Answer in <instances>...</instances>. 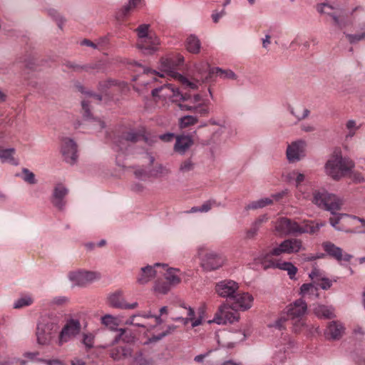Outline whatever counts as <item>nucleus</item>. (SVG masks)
<instances>
[{
	"label": "nucleus",
	"instance_id": "obj_43",
	"mask_svg": "<svg viewBox=\"0 0 365 365\" xmlns=\"http://www.w3.org/2000/svg\"><path fill=\"white\" fill-rule=\"evenodd\" d=\"M135 365H152L153 361L150 358H146L141 351L136 353L133 358Z\"/></svg>",
	"mask_w": 365,
	"mask_h": 365
},
{
	"label": "nucleus",
	"instance_id": "obj_13",
	"mask_svg": "<svg viewBox=\"0 0 365 365\" xmlns=\"http://www.w3.org/2000/svg\"><path fill=\"white\" fill-rule=\"evenodd\" d=\"M298 223L287 217H279L274 223V230L281 236L297 235Z\"/></svg>",
	"mask_w": 365,
	"mask_h": 365
},
{
	"label": "nucleus",
	"instance_id": "obj_21",
	"mask_svg": "<svg viewBox=\"0 0 365 365\" xmlns=\"http://www.w3.org/2000/svg\"><path fill=\"white\" fill-rule=\"evenodd\" d=\"M345 328L339 321H332L328 324L325 335L330 339L339 340L344 335Z\"/></svg>",
	"mask_w": 365,
	"mask_h": 365
},
{
	"label": "nucleus",
	"instance_id": "obj_47",
	"mask_svg": "<svg viewBox=\"0 0 365 365\" xmlns=\"http://www.w3.org/2000/svg\"><path fill=\"white\" fill-rule=\"evenodd\" d=\"M22 173L24 174L23 180L25 182H26L31 185H34V184L36 183V180L35 175L34 173H32L27 168H23Z\"/></svg>",
	"mask_w": 365,
	"mask_h": 365
},
{
	"label": "nucleus",
	"instance_id": "obj_56",
	"mask_svg": "<svg viewBox=\"0 0 365 365\" xmlns=\"http://www.w3.org/2000/svg\"><path fill=\"white\" fill-rule=\"evenodd\" d=\"M316 284L320 287L322 289L326 290L331 287L332 282L328 278L324 277Z\"/></svg>",
	"mask_w": 365,
	"mask_h": 365
},
{
	"label": "nucleus",
	"instance_id": "obj_8",
	"mask_svg": "<svg viewBox=\"0 0 365 365\" xmlns=\"http://www.w3.org/2000/svg\"><path fill=\"white\" fill-rule=\"evenodd\" d=\"M140 140L145 142L148 140V138L144 135V132L132 130L123 133L121 136L118 137L115 140V144L118 150L126 151L128 146Z\"/></svg>",
	"mask_w": 365,
	"mask_h": 365
},
{
	"label": "nucleus",
	"instance_id": "obj_52",
	"mask_svg": "<svg viewBox=\"0 0 365 365\" xmlns=\"http://www.w3.org/2000/svg\"><path fill=\"white\" fill-rule=\"evenodd\" d=\"M194 113L200 114L201 116H205L209 113V108L206 103L198 104L194 106Z\"/></svg>",
	"mask_w": 365,
	"mask_h": 365
},
{
	"label": "nucleus",
	"instance_id": "obj_17",
	"mask_svg": "<svg viewBox=\"0 0 365 365\" xmlns=\"http://www.w3.org/2000/svg\"><path fill=\"white\" fill-rule=\"evenodd\" d=\"M68 189L62 183H57L53 190L51 202L59 210H63L66 205V197Z\"/></svg>",
	"mask_w": 365,
	"mask_h": 365
},
{
	"label": "nucleus",
	"instance_id": "obj_28",
	"mask_svg": "<svg viewBox=\"0 0 365 365\" xmlns=\"http://www.w3.org/2000/svg\"><path fill=\"white\" fill-rule=\"evenodd\" d=\"M132 349L128 346H119L110 350V356L115 361L131 356Z\"/></svg>",
	"mask_w": 365,
	"mask_h": 365
},
{
	"label": "nucleus",
	"instance_id": "obj_49",
	"mask_svg": "<svg viewBox=\"0 0 365 365\" xmlns=\"http://www.w3.org/2000/svg\"><path fill=\"white\" fill-rule=\"evenodd\" d=\"M220 204H217L215 200L210 199L205 201L202 206L200 207V212H209L212 207L219 206Z\"/></svg>",
	"mask_w": 365,
	"mask_h": 365
},
{
	"label": "nucleus",
	"instance_id": "obj_7",
	"mask_svg": "<svg viewBox=\"0 0 365 365\" xmlns=\"http://www.w3.org/2000/svg\"><path fill=\"white\" fill-rule=\"evenodd\" d=\"M183 61L184 58L182 56H178L177 61L172 58H167L162 61V66L170 76L178 80L182 84L195 89L197 88V85L195 83L190 81L185 76L175 71L176 67L181 65Z\"/></svg>",
	"mask_w": 365,
	"mask_h": 365
},
{
	"label": "nucleus",
	"instance_id": "obj_39",
	"mask_svg": "<svg viewBox=\"0 0 365 365\" xmlns=\"http://www.w3.org/2000/svg\"><path fill=\"white\" fill-rule=\"evenodd\" d=\"M318 11L323 14H327L332 17L334 24L336 26H341L338 16L334 14L331 13L332 7L327 4H322L318 7Z\"/></svg>",
	"mask_w": 365,
	"mask_h": 365
},
{
	"label": "nucleus",
	"instance_id": "obj_23",
	"mask_svg": "<svg viewBox=\"0 0 365 365\" xmlns=\"http://www.w3.org/2000/svg\"><path fill=\"white\" fill-rule=\"evenodd\" d=\"M165 264H161L160 263H156L153 267L148 265L146 267L141 268V272L139 274V277L137 279V281L140 284H145L150 281L157 274L156 267H165Z\"/></svg>",
	"mask_w": 365,
	"mask_h": 365
},
{
	"label": "nucleus",
	"instance_id": "obj_44",
	"mask_svg": "<svg viewBox=\"0 0 365 365\" xmlns=\"http://www.w3.org/2000/svg\"><path fill=\"white\" fill-rule=\"evenodd\" d=\"M197 117L193 115H185L180 118V128H187L190 125H195L197 122Z\"/></svg>",
	"mask_w": 365,
	"mask_h": 365
},
{
	"label": "nucleus",
	"instance_id": "obj_33",
	"mask_svg": "<svg viewBox=\"0 0 365 365\" xmlns=\"http://www.w3.org/2000/svg\"><path fill=\"white\" fill-rule=\"evenodd\" d=\"M324 225V222L317 223L316 225H314L313 222H310L305 224L304 226H300L298 224L297 235L303 233L314 234Z\"/></svg>",
	"mask_w": 365,
	"mask_h": 365
},
{
	"label": "nucleus",
	"instance_id": "obj_62",
	"mask_svg": "<svg viewBox=\"0 0 365 365\" xmlns=\"http://www.w3.org/2000/svg\"><path fill=\"white\" fill-rule=\"evenodd\" d=\"M291 175H294L296 176L295 182L297 187H298L299 184L302 182L305 179V175L302 173H298L297 170L292 171Z\"/></svg>",
	"mask_w": 365,
	"mask_h": 365
},
{
	"label": "nucleus",
	"instance_id": "obj_36",
	"mask_svg": "<svg viewBox=\"0 0 365 365\" xmlns=\"http://www.w3.org/2000/svg\"><path fill=\"white\" fill-rule=\"evenodd\" d=\"M273 202V200L269 197L262 198L256 201H253L248 204L245 209L248 210H257L259 208H263L267 205H271Z\"/></svg>",
	"mask_w": 365,
	"mask_h": 365
},
{
	"label": "nucleus",
	"instance_id": "obj_11",
	"mask_svg": "<svg viewBox=\"0 0 365 365\" xmlns=\"http://www.w3.org/2000/svg\"><path fill=\"white\" fill-rule=\"evenodd\" d=\"M99 278L100 274L95 272L77 270L68 273L69 280L78 287H85Z\"/></svg>",
	"mask_w": 365,
	"mask_h": 365
},
{
	"label": "nucleus",
	"instance_id": "obj_27",
	"mask_svg": "<svg viewBox=\"0 0 365 365\" xmlns=\"http://www.w3.org/2000/svg\"><path fill=\"white\" fill-rule=\"evenodd\" d=\"M118 334L115 336L113 340L112 341L110 345H115L118 344L120 341H122L126 344H131L135 341V336L133 334V332L127 329H118Z\"/></svg>",
	"mask_w": 365,
	"mask_h": 365
},
{
	"label": "nucleus",
	"instance_id": "obj_50",
	"mask_svg": "<svg viewBox=\"0 0 365 365\" xmlns=\"http://www.w3.org/2000/svg\"><path fill=\"white\" fill-rule=\"evenodd\" d=\"M309 277L314 282V283L317 284L324 276L320 269H317V267H314L312 272L309 274Z\"/></svg>",
	"mask_w": 365,
	"mask_h": 365
},
{
	"label": "nucleus",
	"instance_id": "obj_64",
	"mask_svg": "<svg viewBox=\"0 0 365 365\" xmlns=\"http://www.w3.org/2000/svg\"><path fill=\"white\" fill-rule=\"evenodd\" d=\"M211 352L212 350H210L205 354L197 355L195 356L194 361L197 363H202L205 359H206L211 354Z\"/></svg>",
	"mask_w": 365,
	"mask_h": 365
},
{
	"label": "nucleus",
	"instance_id": "obj_26",
	"mask_svg": "<svg viewBox=\"0 0 365 365\" xmlns=\"http://www.w3.org/2000/svg\"><path fill=\"white\" fill-rule=\"evenodd\" d=\"M269 220L267 215H262L258 217L251 225L250 229L246 232V237L248 239H253L257 235L258 231L264 223H266Z\"/></svg>",
	"mask_w": 365,
	"mask_h": 365
},
{
	"label": "nucleus",
	"instance_id": "obj_58",
	"mask_svg": "<svg viewBox=\"0 0 365 365\" xmlns=\"http://www.w3.org/2000/svg\"><path fill=\"white\" fill-rule=\"evenodd\" d=\"M93 341H94V336L92 334H84L83 343L84 345L88 348L91 349L93 346Z\"/></svg>",
	"mask_w": 365,
	"mask_h": 365
},
{
	"label": "nucleus",
	"instance_id": "obj_30",
	"mask_svg": "<svg viewBox=\"0 0 365 365\" xmlns=\"http://www.w3.org/2000/svg\"><path fill=\"white\" fill-rule=\"evenodd\" d=\"M14 153V148L1 149L0 147V159L2 163H9L13 165H17L19 161L14 158L13 155Z\"/></svg>",
	"mask_w": 365,
	"mask_h": 365
},
{
	"label": "nucleus",
	"instance_id": "obj_38",
	"mask_svg": "<svg viewBox=\"0 0 365 365\" xmlns=\"http://www.w3.org/2000/svg\"><path fill=\"white\" fill-rule=\"evenodd\" d=\"M195 168V163L191 158H187L181 162L179 166V171L182 174L190 173Z\"/></svg>",
	"mask_w": 365,
	"mask_h": 365
},
{
	"label": "nucleus",
	"instance_id": "obj_59",
	"mask_svg": "<svg viewBox=\"0 0 365 365\" xmlns=\"http://www.w3.org/2000/svg\"><path fill=\"white\" fill-rule=\"evenodd\" d=\"M140 317V314H133L128 319H127L125 322L126 325H134L138 327H145V326L141 323H136L135 319Z\"/></svg>",
	"mask_w": 365,
	"mask_h": 365
},
{
	"label": "nucleus",
	"instance_id": "obj_41",
	"mask_svg": "<svg viewBox=\"0 0 365 365\" xmlns=\"http://www.w3.org/2000/svg\"><path fill=\"white\" fill-rule=\"evenodd\" d=\"M170 288L171 285L166 281L165 278L157 280L154 287L155 292L163 294L168 293Z\"/></svg>",
	"mask_w": 365,
	"mask_h": 365
},
{
	"label": "nucleus",
	"instance_id": "obj_42",
	"mask_svg": "<svg viewBox=\"0 0 365 365\" xmlns=\"http://www.w3.org/2000/svg\"><path fill=\"white\" fill-rule=\"evenodd\" d=\"M47 13L57 24L59 29H63V25L65 22L64 18L55 9L50 8L47 9Z\"/></svg>",
	"mask_w": 365,
	"mask_h": 365
},
{
	"label": "nucleus",
	"instance_id": "obj_20",
	"mask_svg": "<svg viewBox=\"0 0 365 365\" xmlns=\"http://www.w3.org/2000/svg\"><path fill=\"white\" fill-rule=\"evenodd\" d=\"M323 247L329 255L336 259L337 261L344 259L346 262H349L352 258V256L349 254L345 253L343 255L342 250L330 242H324Z\"/></svg>",
	"mask_w": 365,
	"mask_h": 365
},
{
	"label": "nucleus",
	"instance_id": "obj_4",
	"mask_svg": "<svg viewBox=\"0 0 365 365\" xmlns=\"http://www.w3.org/2000/svg\"><path fill=\"white\" fill-rule=\"evenodd\" d=\"M197 254L201 260V266L206 271L218 269L226 262L225 257L222 254L208 250L205 247H199Z\"/></svg>",
	"mask_w": 365,
	"mask_h": 365
},
{
	"label": "nucleus",
	"instance_id": "obj_18",
	"mask_svg": "<svg viewBox=\"0 0 365 365\" xmlns=\"http://www.w3.org/2000/svg\"><path fill=\"white\" fill-rule=\"evenodd\" d=\"M61 153L64 160L73 165L77 160V145L76 143L70 138H63L61 145Z\"/></svg>",
	"mask_w": 365,
	"mask_h": 365
},
{
	"label": "nucleus",
	"instance_id": "obj_57",
	"mask_svg": "<svg viewBox=\"0 0 365 365\" xmlns=\"http://www.w3.org/2000/svg\"><path fill=\"white\" fill-rule=\"evenodd\" d=\"M170 173V170L168 168L163 166L162 165H159L156 167L155 176H164L168 175Z\"/></svg>",
	"mask_w": 365,
	"mask_h": 365
},
{
	"label": "nucleus",
	"instance_id": "obj_3",
	"mask_svg": "<svg viewBox=\"0 0 365 365\" xmlns=\"http://www.w3.org/2000/svg\"><path fill=\"white\" fill-rule=\"evenodd\" d=\"M312 202L319 208L329 211L332 215H335V212L340 210L342 205V201L339 197L325 190H314Z\"/></svg>",
	"mask_w": 365,
	"mask_h": 365
},
{
	"label": "nucleus",
	"instance_id": "obj_32",
	"mask_svg": "<svg viewBox=\"0 0 365 365\" xmlns=\"http://www.w3.org/2000/svg\"><path fill=\"white\" fill-rule=\"evenodd\" d=\"M217 75L220 76L222 78H228V79H235L236 75L231 70H222L220 68H212V70H210L208 74H207L206 78H212L213 75Z\"/></svg>",
	"mask_w": 365,
	"mask_h": 365
},
{
	"label": "nucleus",
	"instance_id": "obj_6",
	"mask_svg": "<svg viewBox=\"0 0 365 365\" xmlns=\"http://www.w3.org/2000/svg\"><path fill=\"white\" fill-rule=\"evenodd\" d=\"M302 249V242L301 240L296 238L287 239L282 242L277 247L272 248L269 253L262 255L261 258L268 259L272 256L297 253Z\"/></svg>",
	"mask_w": 365,
	"mask_h": 365
},
{
	"label": "nucleus",
	"instance_id": "obj_63",
	"mask_svg": "<svg viewBox=\"0 0 365 365\" xmlns=\"http://www.w3.org/2000/svg\"><path fill=\"white\" fill-rule=\"evenodd\" d=\"M135 175L136 178L141 179V180H145L149 177L148 173L143 169H138L135 171Z\"/></svg>",
	"mask_w": 365,
	"mask_h": 365
},
{
	"label": "nucleus",
	"instance_id": "obj_53",
	"mask_svg": "<svg viewBox=\"0 0 365 365\" xmlns=\"http://www.w3.org/2000/svg\"><path fill=\"white\" fill-rule=\"evenodd\" d=\"M346 36L351 43H354L365 39V31L357 34H346Z\"/></svg>",
	"mask_w": 365,
	"mask_h": 365
},
{
	"label": "nucleus",
	"instance_id": "obj_55",
	"mask_svg": "<svg viewBox=\"0 0 365 365\" xmlns=\"http://www.w3.org/2000/svg\"><path fill=\"white\" fill-rule=\"evenodd\" d=\"M317 290V288L314 287L313 284H303L300 287L301 294L304 296L308 294L309 292L314 293Z\"/></svg>",
	"mask_w": 365,
	"mask_h": 365
},
{
	"label": "nucleus",
	"instance_id": "obj_19",
	"mask_svg": "<svg viewBox=\"0 0 365 365\" xmlns=\"http://www.w3.org/2000/svg\"><path fill=\"white\" fill-rule=\"evenodd\" d=\"M108 304L112 307L123 309H134L138 306L137 302L126 303L120 292L110 294L108 297Z\"/></svg>",
	"mask_w": 365,
	"mask_h": 365
},
{
	"label": "nucleus",
	"instance_id": "obj_14",
	"mask_svg": "<svg viewBox=\"0 0 365 365\" xmlns=\"http://www.w3.org/2000/svg\"><path fill=\"white\" fill-rule=\"evenodd\" d=\"M238 289V284L230 279L222 280L217 283L215 286V291L220 297L227 298L230 300L235 297Z\"/></svg>",
	"mask_w": 365,
	"mask_h": 365
},
{
	"label": "nucleus",
	"instance_id": "obj_9",
	"mask_svg": "<svg viewBox=\"0 0 365 365\" xmlns=\"http://www.w3.org/2000/svg\"><path fill=\"white\" fill-rule=\"evenodd\" d=\"M307 310V303L302 299H297L287 307V316L292 319H296L298 323L294 325L295 331L300 330L299 326H303V323L301 322V319L302 317L306 314Z\"/></svg>",
	"mask_w": 365,
	"mask_h": 365
},
{
	"label": "nucleus",
	"instance_id": "obj_16",
	"mask_svg": "<svg viewBox=\"0 0 365 365\" xmlns=\"http://www.w3.org/2000/svg\"><path fill=\"white\" fill-rule=\"evenodd\" d=\"M262 266L264 269H267L269 268H279L282 270H285L287 272V274L290 279H294L297 272V268L291 262H274L270 259V258L264 259L260 258L259 259Z\"/></svg>",
	"mask_w": 365,
	"mask_h": 365
},
{
	"label": "nucleus",
	"instance_id": "obj_34",
	"mask_svg": "<svg viewBox=\"0 0 365 365\" xmlns=\"http://www.w3.org/2000/svg\"><path fill=\"white\" fill-rule=\"evenodd\" d=\"M212 68H210V65L207 62H200L198 64L195 65V70L197 73L200 75V80L202 82L205 81H208L212 78H206L207 74H208L210 70Z\"/></svg>",
	"mask_w": 365,
	"mask_h": 365
},
{
	"label": "nucleus",
	"instance_id": "obj_29",
	"mask_svg": "<svg viewBox=\"0 0 365 365\" xmlns=\"http://www.w3.org/2000/svg\"><path fill=\"white\" fill-rule=\"evenodd\" d=\"M314 313L319 318L330 319L336 317L331 306L319 305L314 309Z\"/></svg>",
	"mask_w": 365,
	"mask_h": 365
},
{
	"label": "nucleus",
	"instance_id": "obj_46",
	"mask_svg": "<svg viewBox=\"0 0 365 365\" xmlns=\"http://www.w3.org/2000/svg\"><path fill=\"white\" fill-rule=\"evenodd\" d=\"M302 113H300L299 112V109H296L294 110V108H290V113L292 115H293L297 119L298 121L299 120H302L303 119H305L306 118H307L310 113V111L309 110H308L307 108H302Z\"/></svg>",
	"mask_w": 365,
	"mask_h": 365
},
{
	"label": "nucleus",
	"instance_id": "obj_35",
	"mask_svg": "<svg viewBox=\"0 0 365 365\" xmlns=\"http://www.w3.org/2000/svg\"><path fill=\"white\" fill-rule=\"evenodd\" d=\"M186 48L189 52L197 53L200 48V40L195 36L190 35L187 38Z\"/></svg>",
	"mask_w": 365,
	"mask_h": 365
},
{
	"label": "nucleus",
	"instance_id": "obj_40",
	"mask_svg": "<svg viewBox=\"0 0 365 365\" xmlns=\"http://www.w3.org/2000/svg\"><path fill=\"white\" fill-rule=\"evenodd\" d=\"M178 269H168L165 274V279L172 286L180 282V278L175 274Z\"/></svg>",
	"mask_w": 365,
	"mask_h": 365
},
{
	"label": "nucleus",
	"instance_id": "obj_54",
	"mask_svg": "<svg viewBox=\"0 0 365 365\" xmlns=\"http://www.w3.org/2000/svg\"><path fill=\"white\" fill-rule=\"evenodd\" d=\"M66 66L73 69L74 71L80 72L81 71H88L90 68L88 66H81L73 62H67Z\"/></svg>",
	"mask_w": 365,
	"mask_h": 365
},
{
	"label": "nucleus",
	"instance_id": "obj_24",
	"mask_svg": "<svg viewBox=\"0 0 365 365\" xmlns=\"http://www.w3.org/2000/svg\"><path fill=\"white\" fill-rule=\"evenodd\" d=\"M193 144V140L190 136L179 135L176 137L174 150L182 155L185 154Z\"/></svg>",
	"mask_w": 365,
	"mask_h": 365
},
{
	"label": "nucleus",
	"instance_id": "obj_10",
	"mask_svg": "<svg viewBox=\"0 0 365 365\" xmlns=\"http://www.w3.org/2000/svg\"><path fill=\"white\" fill-rule=\"evenodd\" d=\"M239 318L240 316L237 311L232 310L230 307L224 304L219 307L213 319L209 321V323L215 322L217 324H232L238 321Z\"/></svg>",
	"mask_w": 365,
	"mask_h": 365
},
{
	"label": "nucleus",
	"instance_id": "obj_25",
	"mask_svg": "<svg viewBox=\"0 0 365 365\" xmlns=\"http://www.w3.org/2000/svg\"><path fill=\"white\" fill-rule=\"evenodd\" d=\"M166 91H168L170 93H173L172 96H173V97L180 96L181 98H182L183 100L185 99V97H183V96L182 94H180V93L178 88H175L170 84L164 85L163 86L154 88L152 91L151 94H152L153 97H154V98L158 97V96L162 97L163 98H166L167 97H170L171 96L167 92H165V93H163L161 96L159 95L160 92Z\"/></svg>",
	"mask_w": 365,
	"mask_h": 365
},
{
	"label": "nucleus",
	"instance_id": "obj_48",
	"mask_svg": "<svg viewBox=\"0 0 365 365\" xmlns=\"http://www.w3.org/2000/svg\"><path fill=\"white\" fill-rule=\"evenodd\" d=\"M346 127L349 130V133L346 135L347 138H352L355 135L356 131L359 129L354 120H349L346 123Z\"/></svg>",
	"mask_w": 365,
	"mask_h": 365
},
{
	"label": "nucleus",
	"instance_id": "obj_31",
	"mask_svg": "<svg viewBox=\"0 0 365 365\" xmlns=\"http://www.w3.org/2000/svg\"><path fill=\"white\" fill-rule=\"evenodd\" d=\"M140 0H129L128 3L125 5L116 14L118 21H123L124 19L128 15L130 11L135 9Z\"/></svg>",
	"mask_w": 365,
	"mask_h": 365
},
{
	"label": "nucleus",
	"instance_id": "obj_15",
	"mask_svg": "<svg viewBox=\"0 0 365 365\" xmlns=\"http://www.w3.org/2000/svg\"><path fill=\"white\" fill-rule=\"evenodd\" d=\"M81 329V324L78 320L71 319L67 322L59 334L58 344L62 345L78 334Z\"/></svg>",
	"mask_w": 365,
	"mask_h": 365
},
{
	"label": "nucleus",
	"instance_id": "obj_5",
	"mask_svg": "<svg viewBox=\"0 0 365 365\" xmlns=\"http://www.w3.org/2000/svg\"><path fill=\"white\" fill-rule=\"evenodd\" d=\"M58 329V321L55 318L44 317L38 324L36 329L37 342L41 345L50 343Z\"/></svg>",
	"mask_w": 365,
	"mask_h": 365
},
{
	"label": "nucleus",
	"instance_id": "obj_2",
	"mask_svg": "<svg viewBox=\"0 0 365 365\" xmlns=\"http://www.w3.org/2000/svg\"><path fill=\"white\" fill-rule=\"evenodd\" d=\"M149 24H141L135 31L138 35L136 46L144 55H151L158 50L160 41L158 36L149 31Z\"/></svg>",
	"mask_w": 365,
	"mask_h": 365
},
{
	"label": "nucleus",
	"instance_id": "obj_51",
	"mask_svg": "<svg viewBox=\"0 0 365 365\" xmlns=\"http://www.w3.org/2000/svg\"><path fill=\"white\" fill-rule=\"evenodd\" d=\"M115 85V81L114 80L108 79L106 81H103L99 82L98 83V90L102 93H106L107 90L113 86Z\"/></svg>",
	"mask_w": 365,
	"mask_h": 365
},
{
	"label": "nucleus",
	"instance_id": "obj_12",
	"mask_svg": "<svg viewBox=\"0 0 365 365\" xmlns=\"http://www.w3.org/2000/svg\"><path fill=\"white\" fill-rule=\"evenodd\" d=\"M307 143L304 140H298L288 145L286 150L287 160L291 163H297L306 155Z\"/></svg>",
	"mask_w": 365,
	"mask_h": 365
},
{
	"label": "nucleus",
	"instance_id": "obj_22",
	"mask_svg": "<svg viewBox=\"0 0 365 365\" xmlns=\"http://www.w3.org/2000/svg\"><path fill=\"white\" fill-rule=\"evenodd\" d=\"M234 308H240L242 310H247L252 307L253 297L249 293H240L238 291L232 299Z\"/></svg>",
	"mask_w": 365,
	"mask_h": 365
},
{
	"label": "nucleus",
	"instance_id": "obj_60",
	"mask_svg": "<svg viewBox=\"0 0 365 365\" xmlns=\"http://www.w3.org/2000/svg\"><path fill=\"white\" fill-rule=\"evenodd\" d=\"M287 321L285 317H280L277 320H276L272 324H270V327H274L279 330H281L284 328V324Z\"/></svg>",
	"mask_w": 365,
	"mask_h": 365
},
{
	"label": "nucleus",
	"instance_id": "obj_61",
	"mask_svg": "<svg viewBox=\"0 0 365 365\" xmlns=\"http://www.w3.org/2000/svg\"><path fill=\"white\" fill-rule=\"evenodd\" d=\"M194 314H195V312H194V310L191 308H189L188 309V312H187V316L188 317L187 318H182V317H177L175 319H173L175 321H179V320H182L184 322V324H187L188 322V321H192L193 319V317H194Z\"/></svg>",
	"mask_w": 365,
	"mask_h": 365
},
{
	"label": "nucleus",
	"instance_id": "obj_1",
	"mask_svg": "<svg viewBox=\"0 0 365 365\" xmlns=\"http://www.w3.org/2000/svg\"><path fill=\"white\" fill-rule=\"evenodd\" d=\"M354 167V163L348 158H344L340 150H334L325 164V172L334 180H339Z\"/></svg>",
	"mask_w": 365,
	"mask_h": 365
},
{
	"label": "nucleus",
	"instance_id": "obj_37",
	"mask_svg": "<svg viewBox=\"0 0 365 365\" xmlns=\"http://www.w3.org/2000/svg\"><path fill=\"white\" fill-rule=\"evenodd\" d=\"M101 323L111 331H118V324L116 318L110 314H106L101 317Z\"/></svg>",
	"mask_w": 365,
	"mask_h": 365
},
{
	"label": "nucleus",
	"instance_id": "obj_45",
	"mask_svg": "<svg viewBox=\"0 0 365 365\" xmlns=\"http://www.w3.org/2000/svg\"><path fill=\"white\" fill-rule=\"evenodd\" d=\"M33 302V299L31 297L26 296L18 299L14 304V309H21L24 307L29 306Z\"/></svg>",
	"mask_w": 365,
	"mask_h": 365
}]
</instances>
